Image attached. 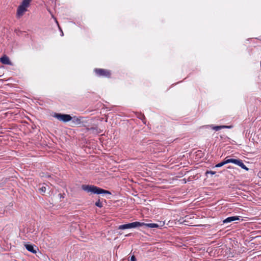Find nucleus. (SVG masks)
Listing matches in <instances>:
<instances>
[{"label":"nucleus","mask_w":261,"mask_h":261,"mask_svg":"<svg viewBox=\"0 0 261 261\" xmlns=\"http://www.w3.org/2000/svg\"><path fill=\"white\" fill-rule=\"evenodd\" d=\"M143 226H145L148 228H158L159 227V225L156 223H145L143 222L136 221L130 223L121 225L119 226L118 229L121 230L130 229Z\"/></svg>","instance_id":"nucleus-1"},{"label":"nucleus","mask_w":261,"mask_h":261,"mask_svg":"<svg viewBox=\"0 0 261 261\" xmlns=\"http://www.w3.org/2000/svg\"><path fill=\"white\" fill-rule=\"evenodd\" d=\"M82 189L88 193L92 194H111V193L107 190L102 189L96 186L89 185H83L81 187Z\"/></svg>","instance_id":"nucleus-2"},{"label":"nucleus","mask_w":261,"mask_h":261,"mask_svg":"<svg viewBox=\"0 0 261 261\" xmlns=\"http://www.w3.org/2000/svg\"><path fill=\"white\" fill-rule=\"evenodd\" d=\"M32 0H22L20 5L18 6L17 10V17H20L23 15L28 10Z\"/></svg>","instance_id":"nucleus-3"},{"label":"nucleus","mask_w":261,"mask_h":261,"mask_svg":"<svg viewBox=\"0 0 261 261\" xmlns=\"http://www.w3.org/2000/svg\"><path fill=\"white\" fill-rule=\"evenodd\" d=\"M52 116L58 120L64 123L71 121L72 119V116L68 114L54 113Z\"/></svg>","instance_id":"nucleus-4"},{"label":"nucleus","mask_w":261,"mask_h":261,"mask_svg":"<svg viewBox=\"0 0 261 261\" xmlns=\"http://www.w3.org/2000/svg\"><path fill=\"white\" fill-rule=\"evenodd\" d=\"M94 71L98 76L110 77L111 72L110 71L103 69H95Z\"/></svg>","instance_id":"nucleus-5"},{"label":"nucleus","mask_w":261,"mask_h":261,"mask_svg":"<svg viewBox=\"0 0 261 261\" xmlns=\"http://www.w3.org/2000/svg\"><path fill=\"white\" fill-rule=\"evenodd\" d=\"M24 246L27 250L33 253H36L38 248L35 245L32 244H25Z\"/></svg>","instance_id":"nucleus-6"},{"label":"nucleus","mask_w":261,"mask_h":261,"mask_svg":"<svg viewBox=\"0 0 261 261\" xmlns=\"http://www.w3.org/2000/svg\"><path fill=\"white\" fill-rule=\"evenodd\" d=\"M72 119L71 121L72 122L76 125H79L82 123V120L83 118L82 117H77L76 116H74L72 117Z\"/></svg>","instance_id":"nucleus-7"},{"label":"nucleus","mask_w":261,"mask_h":261,"mask_svg":"<svg viewBox=\"0 0 261 261\" xmlns=\"http://www.w3.org/2000/svg\"><path fill=\"white\" fill-rule=\"evenodd\" d=\"M240 217H239V216L229 217L223 220V223H228L232 222L233 221L239 220L240 219Z\"/></svg>","instance_id":"nucleus-8"},{"label":"nucleus","mask_w":261,"mask_h":261,"mask_svg":"<svg viewBox=\"0 0 261 261\" xmlns=\"http://www.w3.org/2000/svg\"><path fill=\"white\" fill-rule=\"evenodd\" d=\"M0 61L4 64L6 65H10L11 62L8 57L6 56H4L0 58Z\"/></svg>","instance_id":"nucleus-9"},{"label":"nucleus","mask_w":261,"mask_h":261,"mask_svg":"<svg viewBox=\"0 0 261 261\" xmlns=\"http://www.w3.org/2000/svg\"><path fill=\"white\" fill-rule=\"evenodd\" d=\"M210 127H211L212 129L216 131H218L220 130L222 128H230V126H226V125H220V126H214L213 125H210Z\"/></svg>","instance_id":"nucleus-10"},{"label":"nucleus","mask_w":261,"mask_h":261,"mask_svg":"<svg viewBox=\"0 0 261 261\" xmlns=\"http://www.w3.org/2000/svg\"><path fill=\"white\" fill-rule=\"evenodd\" d=\"M237 165L241 167L242 169H245L246 171H248L249 169L244 165L242 161L239 159V161L237 164Z\"/></svg>","instance_id":"nucleus-11"},{"label":"nucleus","mask_w":261,"mask_h":261,"mask_svg":"<svg viewBox=\"0 0 261 261\" xmlns=\"http://www.w3.org/2000/svg\"><path fill=\"white\" fill-rule=\"evenodd\" d=\"M239 161V159H226V162H227V164H228V163H233V164H234L236 165H237Z\"/></svg>","instance_id":"nucleus-12"},{"label":"nucleus","mask_w":261,"mask_h":261,"mask_svg":"<svg viewBox=\"0 0 261 261\" xmlns=\"http://www.w3.org/2000/svg\"><path fill=\"white\" fill-rule=\"evenodd\" d=\"M226 164H227V162H226V159H225V160L224 161H223V162H221L220 163L217 164L215 166V167H217V168L221 167L223 166V165H225Z\"/></svg>","instance_id":"nucleus-13"},{"label":"nucleus","mask_w":261,"mask_h":261,"mask_svg":"<svg viewBox=\"0 0 261 261\" xmlns=\"http://www.w3.org/2000/svg\"><path fill=\"white\" fill-rule=\"evenodd\" d=\"M39 192L42 194H43L46 191V187L45 186H42L39 189Z\"/></svg>","instance_id":"nucleus-14"},{"label":"nucleus","mask_w":261,"mask_h":261,"mask_svg":"<svg viewBox=\"0 0 261 261\" xmlns=\"http://www.w3.org/2000/svg\"><path fill=\"white\" fill-rule=\"evenodd\" d=\"M95 205L98 207H101L102 206V203L99 200L95 202Z\"/></svg>","instance_id":"nucleus-15"},{"label":"nucleus","mask_w":261,"mask_h":261,"mask_svg":"<svg viewBox=\"0 0 261 261\" xmlns=\"http://www.w3.org/2000/svg\"><path fill=\"white\" fill-rule=\"evenodd\" d=\"M55 21H56V23H57V24H58V27H59V30H60V31H61V36H63L64 35L63 32L62 30H61V29L60 27L59 26V23H58V21H57V20L56 19V18H55Z\"/></svg>","instance_id":"nucleus-16"},{"label":"nucleus","mask_w":261,"mask_h":261,"mask_svg":"<svg viewBox=\"0 0 261 261\" xmlns=\"http://www.w3.org/2000/svg\"><path fill=\"white\" fill-rule=\"evenodd\" d=\"M128 261H136V259L135 255L132 256L130 260H129Z\"/></svg>","instance_id":"nucleus-17"},{"label":"nucleus","mask_w":261,"mask_h":261,"mask_svg":"<svg viewBox=\"0 0 261 261\" xmlns=\"http://www.w3.org/2000/svg\"><path fill=\"white\" fill-rule=\"evenodd\" d=\"M207 173H210L211 174H214L215 173V172H214V171H209V172H206Z\"/></svg>","instance_id":"nucleus-18"}]
</instances>
